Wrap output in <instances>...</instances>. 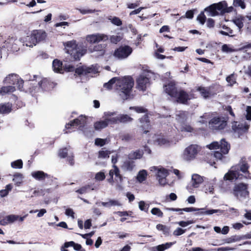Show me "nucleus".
I'll return each mask as SVG.
<instances>
[{
	"mask_svg": "<svg viewBox=\"0 0 251 251\" xmlns=\"http://www.w3.org/2000/svg\"><path fill=\"white\" fill-rule=\"evenodd\" d=\"M188 115V113L185 111H178L176 114V119L180 122H182L186 119Z\"/></svg>",
	"mask_w": 251,
	"mask_h": 251,
	"instance_id": "79ce46f5",
	"label": "nucleus"
},
{
	"mask_svg": "<svg viewBox=\"0 0 251 251\" xmlns=\"http://www.w3.org/2000/svg\"><path fill=\"white\" fill-rule=\"evenodd\" d=\"M52 67L54 72L61 74L64 73V70L68 72L75 70L74 66L71 65H63L61 62L57 59L53 61ZM75 72L79 75H86L87 73L96 74L98 72V68L93 66L91 67H81L75 69Z\"/></svg>",
	"mask_w": 251,
	"mask_h": 251,
	"instance_id": "f03ea898",
	"label": "nucleus"
},
{
	"mask_svg": "<svg viewBox=\"0 0 251 251\" xmlns=\"http://www.w3.org/2000/svg\"><path fill=\"white\" fill-rule=\"evenodd\" d=\"M223 28L225 29L226 31H220V34L226 36H229L231 37H233L234 36V35L233 34V30L230 29L229 27L224 25L223 26Z\"/></svg>",
	"mask_w": 251,
	"mask_h": 251,
	"instance_id": "58836bf2",
	"label": "nucleus"
},
{
	"mask_svg": "<svg viewBox=\"0 0 251 251\" xmlns=\"http://www.w3.org/2000/svg\"><path fill=\"white\" fill-rule=\"evenodd\" d=\"M203 181L202 176L198 174H194L192 176V185L194 188H198Z\"/></svg>",
	"mask_w": 251,
	"mask_h": 251,
	"instance_id": "6ab92c4d",
	"label": "nucleus"
},
{
	"mask_svg": "<svg viewBox=\"0 0 251 251\" xmlns=\"http://www.w3.org/2000/svg\"><path fill=\"white\" fill-rule=\"evenodd\" d=\"M232 170L229 171L224 176V179L227 180H232L234 179H237L239 177L240 174H238L236 171L232 167Z\"/></svg>",
	"mask_w": 251,
	"mask_h": 251,
	"instance_id": "5701e85b",
	"label": "nucleus"
},
{
	"mask_svg": "<svg viewBox=\"0 0 251 251\" xmlns=\"http://www.w3.org/2000/svg\"><path fill=\"white\" fill-rule=\"evenodd\" d=\"M104 46L101 45H98L94 47L93 50L89 49L91 52L98 51L99 55H102L104 54Z\"/></svg>",
	"mask_w": 251,
	"mask_h": 251,
	"instance_id": "a19ab883",
	"label": "nucleus"
},
{
	"mask_svg": "<svg viewBox=\"0 0 251 251\" xmlns=\"http://www.w3.org/2000/svg\"><path fill=\"white\" fill-rule=\"evenodd\" d=\"M177 101L182 103H185L188 99H190L188 94L183 90H180L177 93Z\"/></svg>",
	"mask_w": 251,
	"mask_h": 251,
	"instance_id": "4be33fe9",
	"label": "nucleus"
},
{
	"mask_svg": "<svg viewBox=\"0 0 251 251\" xmlns=\"http://www.w3.org/2000/svg\"><path fill=\"white\" fill-rule=\"evenodd\" d=\"M106 139L98 138L95 139V144L97 146L102 147L106 144Z\"/></svg>",
	"mask_w": 251,
	"mask_h": 251,
	"instance_id": "bf43d9fd",
	"label": "nucleus"
},
{
	"mask_svg": "<svg viewBox=\"0 0 251 251\" xmlns=\"http://www.w3.org/2000/svg\"><path fill=\"white\" fill-rule=\"evenodd\" d=\"M153 74L151 72H144L136 79L137 88L141 91H145L150 85V79Z\"/></svg>",
	"mask_w": 251,
	"mask_h": 251,
	"instance_id": "6e6552de",
	"label": "nucleus"
},
{
	"mask_svg": "<svg viewBox=\"0 0 251 251\" xmlns=\"http://www.w3.org/2000/svg\"><path fill=\"white\" fill-rule=\"evenodd\" d=\"M200 212L196 213L197 215H211L217 213L218 210L215 209L205 210V208H198Z\"/></svg>",
	"mask_w": 251,
	"mask_h": 251,
	"instance_id": "c9c22d12",
	"label": "nucleus"
},
{
	"mask_svg": "<svg viewBox=\"0 0 251 251\" xmlns=\"http://www.w3.org/2000/svg\"><path fill=\"white\" fill-rule=\"evenodd\" d=\"M210 150H214L219 149V143L218 142H213L207 146Z\"/></svg>",
	"mask_w": 251,
	"mask_h": 251,
	"instance_id": "774afa93",
	"label": "nucleus"
},
{
	"mask_svg": "<svg viewBox=\"0 0 251 251\" xmlns=\"http://www.w3.org/2000/svg\"><path fill=\"white\" fill-rule=\"evenodd\" d=\"M32 176L36 180L39 181H42L45 179L46 178H50V176L47 173H44L42 171H37L32 172Z\"/></svg>",
	"mask_w": 251,
	"mask_h": 251,
	"instance_id": "f3484780",
	"label": "nucleus"
},
{
	"mask_svg": "<svg viewBox=\"0 0 251 251\" xmlns=\"http://www.w3.org/2000/svg\"><path fill=\"white\" fill-rule=\"evenodd\" d=\"M12 108V104L10 103H5L0 104V113L2 114H7L9 113Z\"/></svg>",
	"mask_w": 251,
	"mask_h": 251,
	"instance_id": "393cba45",
	"label": "nucleus"
},
{
	"mask_svg": "<svg viewBox=\"0 0 251 251\" xmlns=\"http://www.w3.org/2000/svg\"><path fill=\"white\" fill-rule=\"evenodd\" d=\"M164 87L165 91L169 96L172 97L176 98L178 91L174 82H171L167 85H165Z\"/></svg>",
	"mask_w": 251,
	"mask_h": 251,
	"instance_id": "dca6fc26",
	"label": "nucleus"
},
{
	"mask_svg": "<svg viewBox=\"0 0 251 251\" xmlns=\"http://www.w3.org/2000/svg\"><path fill=\"white\" fill-rule=\"evenodd\" d=\"M15 90V87L13 86H3L1 88L0 93L2 95L13 92Z\"/></svg>",
	"mask_w": 251,
	"mask_h": 251,
	"instance_id": "4c0bfd02",
	"label": "nucleus"
},
{
	"mask_svg": "<svg viewBox=\"0 0 251 251\" xmlns=\"http://www.w3.org/2000/svg\"><path fill=\"white\" fill-rule=\"evenodd\" d=\"M156 228L158 230L162 231L165 236L170 234V227L166 225L159 224L156 225Z\"/></svg>",
	"mask_w": 251,
	"mask_h": 251,
	"instance_id": "bb28decb",
	"label": "nucleus"
},
{
	"mask_svg": "<svg viewBox=\"0 0 251 251\" xmlns=\"http://www.w3.org/2000/svg\"><path fill=\"white\" fill-rule=\"evenodd\" d=\"M132 49L128 46H121L114 52V56L119 59L128 57L132 53Z\"/></svg>",
	"mask_w": 251,
	"mask_h": 251,
	"instance_id": "9b49d317",
	"label": "nucleus"
},
{
	"mask_svg": "<svg viewBox=\"0 0 251 251\" xmlns=\"http://www.w3.org/2000/svg\"><path fill=\"white\" fill-rule=\"evenodd\" d=\"M222 50L226 53H230L237 51V50L233 49L229 45L225 44L222 46Z\"/></svg>",
	"mask_w": 251,
	"mask_h": 251,
	"instance_id": "a18cd8bd",
	"label": "nucleus"
},
{
	"mask_svg": "<svg viewBox=\"0 0 251 251\" xmlns=\"http://www.w3.org/2000/svg\"><path fill=\"white\" fill-rule=\"evenodd\" d=\"M122 39V37L119 35H114L110 36L109 40L111 43L117 44Z\"/></svg>",
	"mask_w": 251,
	"mask_h": 251,
	"instance_id": "8fccbe9b",
	"label": "nucleus"
},
{
	"mask_svg": "<svg viewBox=\"0 0 251 251\" xmlns=\"http://www.w3.org/2000/svg\"><path fill=\"white\" fill-rule=\"evenodd\" d=\"M232 6L227 7L225 1L214 3L206 7L204 11L208 13V16L214 17L219 15H222L225 13H229L232 11Z\"/></svg>",
	"mask_w": 251,
	"mask_h": 251,
	"instance_id": "7ed1b4c3",
	"label": "nucleus"
},
{
	"mask_svg": "<svg viewBox=\"0 0 251 251\" xmlns=\"http://www.w3.org/2000/svg\"><path fill=\"white\" fill-rule=\"evenodd\" d=\"M226 154L227 153H223L221 151H215L214 153V156L217 159L222 160L224 157V155Z\"/></svg>",
	"mask_w": 251,
	"mask_h": 251,
	"instance_id": "69168bd1",
	"label": "nucleus"
},
{
	"mask_svg": "<svg viewBox=\"0 0 251 251\" xmlns=\"http://www.w3.org/2000/svg\"><path fill=\"white\" fill-rule=\"evenodd\" d=\"M70 247H73L74 249L76 251H86L84 249L82 248L80 244L75 243L74 241L66 242L62 248H68Z\"/></svg>",
	"mask_w": 251,
	"mask_h": 251,
	"instance_id": "a211bd4d",
	"label": "nucleus"
},
{
	"mask_svg": "<svg viewBox=\"0 0 251 251\" xmlns=\"http://www.w3.org/2000/svg\"><path fill=\"white\" fill-rule=\"evenodd\" d=\"M139 207L141 210L147 212L149 205L147 204L144 201H142L139 202Z\"/></svg>",
	"mask_w": 251,
	"mask_h": 251,
	"instance_id": "6e6d98bb",
	"label": "nucleus"
},
{
	"mask_svg": "<svg viewBox=\"0 0 251 251\" xmlns=\"http://www.w3.org/2000/svg\"><path fill=\"white\" fill-rule=\"evenodd\" d=\"M117 124L119 123H128L133 120L129 115L126 114H120L117 116Z\"/></svg>",
	"mask_w": 251,
	"mask_h": 251,
	"instance_id": "cd10ccee",
	"label": "nucleus"
},
{
	"mask_svg": "<svg viewBox=\"0 0 251 251\" xmlns=\"http://www.w3.org/2000/svg\"><path fill=\"white\" fill-rule=\"evenodd\" d=\"M226 80L229 86H232L233 84L236 83V77H235L234 74H231L230 75L227 76L226 78Z\"/></svg>",
	"mask_w": 251,
	"mask_h": 251,
	"instance_id": "de8ad7c7",
	"label": "nucleus"
},
{
	"mask_svg": "<svg viewBox=\"0 0 251 251\" xmlns=\"http://www.w3.org/2000/svg\"><path fill=\"white\" fill-rule=\"evenodd\" d=\"M130 109H134L137 113H145L147 112V109L141 106L137 107H130Z\"/></svg>",
	"mask_w": 251,
	"mask_h": 251,
	"instance_id": "0e129e2a",
	"label": "nucleus"
},
{
	"mask_svg": "<svg viewBox=\"0 0 251 251\" xmlns=\"http://www.w3.org/2000/svg\"><path fill=\"white\" fill-rule=\"evenodd\" d=\"M108 39L107 35L103 34H95L88 35L86 40L90 44H94L100 41H105Z\"/></svg>",
	"mask_w": 251,
	"mask_h": 251,
	"instance_id": "4468645a",
	"label": "nucleus"
},
{
	"mask_svg": "<svg viewBox=\"0 0 251 251\" xmlns=\"http://www.w3.org/2000/svg\"><path fill=\"white\" fill-rule=\"evenodd\" d=\"M4 82L6 84L16 85L19 90L22 91L23 89L24 81L18 75L12 74L7 76L4 79Z\"/></svg>",
	"mask_w": 251,
	"mask_h": 251,
	"instance_id": "1a4fd4ad",
	"label": "nucleus"
},
{
	"mask_svg": "<svg viewBox=\"0 0 251 251\" xmlns=\"http://www.w3.org/2000/svg\"><path fill=\"white\" fill-rule=\"evenodd\" d=\"M134 166V161L132 160H126L124 162L122 167L126 171H131L133 169Z\"/></svg>",
	"mask_w": 251,
	"mask_h": 251,
	"instance_id": "2f4dec72",
	"label": "nucleus"
},
{
	"mask_svg": "<svg viewBox=\"0 0 251 251\" xmlns=\"http://www.w3.org/2000/svg\"><path fill=\"white\" fill-rule=\"evenodd\" d=\"M238 174L240 172H242L245 175H249L250 171H249V165L246 160H241L239 163L233 167Z\"/></svg>",
	"mask_w": 251,
	"mask_h": 251,
	"instance_id": "2eb2a0df",
	"label": "nucleus"
},
{
	"mask_svg": "<svg viewBox=\"0 0 251 251\" xmlns=\"http://www.w3.org/2000/svg\"><path fill=\"white\" fill-rule=\"evenodd\" d=\"M75 124L77 126H84L86 124V118L83 115L80 116L77 118H76L70 122L67 126H73Z\"/></svg>",
	"mask_w": 251,
	"mask_h": 251,
	"instance_id": "412c9836",
	"label": "nucleus"
},
{
	"mask_svg": "<svg viewBox=\"0 0 251 251\" xmlns=\"http://www.w3.org/2000/svg\"><path fill=\"white\" fill-rule=\"evenodd\" d=\"M173 243L172 242H167L165 244L159 245L152 248L153 251H164L172 247Z\"/></svg>",
	"mask_w": 251,
	"mask_h": 251,
	"instance_id": "a878e982",
	"label": "nucleus"
},
{
	"mask_svg": "<svg viewBox=\"0 0 251 251\" xmlns=\"http://www.w3.org/2000/svg\"><path fill=\"white\" fill-rule=\"evenodd\" d=\"M151 213L154 215H157L159 217H162L163 216V213L158 208L154 207L151 210Z\"/></svg>",
	"mask_w": 251,
	"mask_h": 251,
	"instance_id": "864d4df0",
	"label": "nucleus"
},
{
	"mask_svg": "<svg viewBox=\"0 0 251 251\" xmlns=\"http://www.w3.org/2000/svg\"><path fill=\"white\" fill-rule=\"evenodd\" d=\"M198 153V146L196 145H191L186 148L183 153L184 158L187 160H190L196 157Z\"/></svg>",
	"mask_w": 251,
	"mask_h": 251,
	"instance_id": "ddd939ff",
	"label": "nucleus"
},
{
	"mask_svg": "<svg viewBox=\"0 0 251 251\" xmlns=\"http://www.w3.org/2000/svg\"><path fill=\"white\" fill-rule=\"evenodd\" d=\"M111 152L109 151H100L98 152V158H106L109 157V154Z\"/></svg>",
	"mask_w": 251,
	"mask_h": 251,
	"instance_id": "49530a36",
	"label": "nucleus"
},
{
	"mask_svg": "<svg viewBox=\"0 0 251 251\" xmlns=\"http://www.w3.org/2000/svg\"><path fill=\"white\" fill-rule=\"evenodd\" d=\"M39 79H40L38 82V85L40 87H41L42 89H44L45 90L48 89V84H49L48 80L47 78H41L38 77Z\"/></svg>",
	"mask_w": 251,
	"mask_h": 251,
	"instance_id": "ea45409f",
	"label": "nucleus"
},
{
	"mask_svg": "<svg viewBox=\"0 0 251 251\" xmlns=\"http://www.w3.org/2000/svg\"><path fill=\"white\" fill-rule=\"evenodd\" d=\"M210 127V126H209ZM212 128H209L214 133H220L221 134L229 133L230 132H233L234 134L240 137L241 135L247 132L249 126H231L232 130L230 126H211Z\"/></svg>",
	"mask_w": 251,
	"mask_h": 251,
	"instance_id": "20e7f679",
	"label": "nucleus"
},
{
	"mask_svg": "<svg viewBox=\"0 0 251 251\" xmlns=\"http://www.w3.org/2000/svg\"><path fill=\"white\" fill-rule=\"evenodd\" d=\"M245 20V17L240 16L236 18L233 20L234 24L238 27L239 31H241V28L243 27V22Z\"/></svg>",
	"mask_w": 251,
	"mask_h": 251,
	"instance_id": "c756f323",
	"label": "nucleus"
},
{
	"mask_svg": "<svg viewBox=\"0 0 251 251\" xmlns=\"http://www.w3.org/2000/svg\"><path fill=\"white\" fill-rule=\"evenodd\" d=\"M181 131H186L189 132H193L196 135H199L202 136L206 137L210 135L209 129L207 128H199L197 130H194L192 126H182Z\"/></svg>",
	"mask_w": 251,
	"mask_h": 251,
	"instance_id": "f8f14e48",
	"label": "nucleus"
},
{
	"mask_svg": "<svg viewBox=\"0 0 251 251\" xmlns=\"http://www.w3.org/2000/svg\"><path fill=\"white\" fill-rule=\"evenodd\" d=\"M6 217V220L9 222V223H12L16 221L22 222L25 218L24 217H21L16 215H9L7 216Z\"/></svg>",
	"mask_w": 251,
	"mask_h": 251,
	"instance_id": "72a5a7b5",
	"label": "nucleus"
},
{
	"mask_svg": "<svg viewBox=\"0 0 251 251\" xmlns=\"http://www.w3.org/2000/svg\"><path fill=\"white\" fill-rule=\"evenodd\" d=\"M114 84H115L118 93L123 100H125L129 98L131 89L134 85L131 77H126L122 79L114 77L108 82L104 83L103 86L110 89Z\"/></svg>",
	"mask_w": 251,
	"mask_h": 251,
	"instance_id": "f257e3e1",
	"label": "nucleus"
},
{
	"mask_svg": "<svg viewBox=\"0 0 251 251\" xmlns=\"http://www.w3.org/2000/svg\"><path fill=\"white\" fill-rule=\"evenodd\" d=\"M243 240L242 235H234L231 236L230 238L228 239V241L227 242H234L238 241H240Z\"/></svg>",
	"mask_w": 251,
	"mask_h": 251,
	"instance_id": "e2e57ef3",
	"label": "nucleus"
},
{
	"mask_svg": "<svg viewBox=\"0 0 251 251\" xmlns=\"http://www.w3.org/2000/svg\"><path fill=\"white\" fill-rule=\"evenodd\" d=\"M14 178L13 181L15 182V185L19 186L23 182V175L21 173H16L14 175Z\"/></svg>",
	"mask_w": 251,
	"mask_h": 251,
	"instance_id": "e433bc0d",
	"label": "nucleus"
},
{
	"mask_svg": "<svg viewBox=\"0 0 251 251\" xmlns=\"http://www.w3.org/2000/svg\"><path fill=\"white\" fill-rule=\"evenodd\" d=\"M68 150L66 148L61 149L59 151L58 156L62 158H64L67 157Z\"/></svg>",
	"mask_w": 251,
	"mask_h": 251,
	"instance_id": "13d9d810",
	"label": "nucleus"
},
{
	"mask_svg": "<svg viewBox=\"0 0 251 251\" xmlns=\"http://www.w3.org/2000/svg\"><path fill=\"white\" fill-rule=\"evenodd\" d=\"M101 205L105 207H111L114 205H120L121 204L118 201L113 200H110L108 202H101Z\"/></svg>",
	"mask_w": 251,
	"mask_h": 251,
	"instance_id": "37998d69",
	"label": "nucleus"
},
{
	"mask_svg": "<svg viewBox=\"0 0 251 251\" xmlns=\"http://www.w3.org/2000/svg\"><path fill=\"white\" fill-rule=\"evenodd\" d=\"M219 149L223 153L227 154L230 149V145L225 139H222L219 143Z\"/></svg>",
	"mask_w": 251,
	"mask_h": 251,
	"instance_id": "aec40b11",
	"label": "nucleus"
},
{
	"mask_svg": "<svg viewBox=\"0 0 251 251\" xmlns=\"http://www.w3.org/2000/svg\"><path fill=\"white\" fill-rule=\"evenodd\" d=\"M232 193L237 199H246L249 195L248 185L244 183L235 184Z\"/></svg>",
	"mask_w": 251,
	"mask_h": 251,
	"instance_id": "0eeeda50",
	"label": "nucleus"
},
{
	"mask_svg": "<svg viewBox=\"0 0 251 251\" xmlns=\"http://www.w3.org/2000/svg\"><path fill=\"white\" fill-rule=\"evenodd\" d=\"M88 126H79V129L82 131L84 135L87 137L91 136L92 135V134L90 130H89Z\"/></svg>",
	"mask_w": 251,
	"mask_h": 251,
	"instance_id": "3c124183",
	"label": "nucleus"
},
{
	"mask_svg": "<svg viewBox=\"0 0 251 251\" xmlns=\"http://www.w3.org/2000/svg\"><path fill=\"white\" fill-rule=\"evenodd\" d=\"M11 166L14 169H21L23 166V161L21 159H18L13 161L11 163Z\"/></svg>",
	"mask_w": 251,
	"mask_h": 251,
	"instance_id": "c03bdc74",
	"label": "nucleus"
},
{
	"mask_svg": "<svg viewBox=\"0 0 251 251\" xmlns=\"http://www.w3.org/2000/svg\"><path fill=\"white\" fill-rule=\"evenodd\" d=\"M153 168L155 170H157L156 177H167L169 175V171L167 169L164 168L158 169L157 167H154Z\"/></svg>",
	"mask_w": 251,
	"mask_h": 251,
	"instance_id": "473e14b6",
	"label": "nucleus"
},
{
	"mask_svg": "<svg viewBox=\"0 0 251 251\" xmlns=\"http://www.w3.org/2000/svg\"><path fill=\"white\" fill-rule=\"evenodd\" d=\"M91 186L90 185H86L82 186L80 188L76 191V192L80 194H83L87 193L88 190L90 189Z\"/></svg>",
	"mask_w": 251,
	"mask_h": 251,
	"instance_id": "603ef678",
	"label": "nucleus"
},
{
	"mask_svg": "<svg viewBox=\"0 0 251 251\" xmlns=\"http://www.w3.org/2000/svg\"><path fill=\"white\" fill-rule=\"evenodd\" d=\"M143 155V152L138 150L129 153L128 155V158L129 159H140L142 157Z\"/></svg>",
	"mask_w": 251,
	"mask_h": 251,
	"instance_id": "7c9ffc66",
	"label": "nucleus"
},
{
	"mask_svg": "<svg viewBox=\"0 0 251 251\" xmlns=\"http://www.w3.org/2000/svg\"><path fill=\"white\" fill-rule=\"evenodd\" d=\"M245 0H234L233 4L235 6H240L242 9L246 8V4L244 2Z\"/></svg>",
	"mask_w": 251,
	"mask_h": 251,
	"instance_id": "4d7b16f0",
	"label": "nucleus"
},
{
	"mask_svg": "<svg viewBox=\"0 0 251 251\" xmlns=\"http://www.w3.org/2000/svg\"><path fill=\"white\" fill-rule=\"evenodd\" d=\"M109 20L111 21L112 24L117 26H120L122 24L121 20L118 17H114L112 18L110 16V17L109 18Z\"/></svg>",
	"mask_w": 251,
	"mask_h": 251,
	"instance_id": "5fc2aeb1",
	"label": "nucleus"
},
{
	"mask_svg": "<svg viewBox=\"0 0 251 251\" xmlns=\"http://www.w3.org/2000/svg\"><path fill=\"white\" fill-rule=\"evenodd\" d=\"M197 20L202 25H203L206 20V16L203 12H201L197 17Z\"/></svg>",
	"mask_w": 251,
	"mask_h": 251,
	"instance_id": "052dcab7",
	"label": "nucleus"
},
{
	"mask_svg": "<svg viewBox=\"0 0 251 251\" xmlns=\"http://www.w3.org/2000/svg\"><path fill=\"white\" fill-rule=\"evenodd\" d=\"M116 115L115 112H105L102 116V120L99 122V126L117 124V116L114 117Z\"/></svg>",
	"mask_w": 251,
	"mask_h": 251,
	"instance_id": "9d476101",
	"label": "nucleus"
},
{
	"mask_svg": "<svg viewBox=\"0 0 251 251\" xmlns=\"http://www.w3.org/2000/svg\"><path fill=\"white\" fill-rule=\"evenodd\" d=\"M210 125H218V126H226V121L224 117H214L209 121Z\"/></svg>",
	"mask_w": 251,
	"mask_h": 251,
	"instance_id": "b1692460",
	"label": "nucleus"
},
{
	"mask_svg": "<svg viewBox=\"0 0 251 251\" xmlns=\"http://www.w3.org/2000/svg\"><path fill=\"white\" fill-rule=\"evenodd\" d=\"M66 52L69 54L74 60L79 59L86 52V50H80L77 47L75 41L73 40L64 44Z\"/></svg>",
	"mask_w": 251,
	"mask_h": 251,
	"instance_id": "39448f33",
	"label": "nucleus"
},
{
	"mask_svg": "<svg viewBox=\"0 0 251 251\" xmlns=\"http://www.w3.org/2000/svg\"><path fill=\"white\" fill-rule=\"evenodd\" d=\"M198 90L200 92L201 96H202L204 99H206L209 97L210 93L206 88L203 87H199L198 88Z\"/></svg>",
	"mask_w": 251,
	"mask_h": 251,
	"instance_id": "09e8293b",
	"label": "nucleus"
},
{
	"mask_svg": "<svg viewBox=\"0 0 251 251\" xmlns=\"http://www.w3.org/2000/svg\"><path fill=\"white\" fill-rule=\"evenodd\" d=\"M47 37L46 32L42 30H33L30 36H27L26 38V46L33 47L37 43L44 41Z\"/></svg>",
	"mask_w": 251,
	"mask_h": 251,
	"instance_id": "423d86ee",
	"label": "nucleus"
},
{
	"mask_svg": "<svg viewBox=\"0 0 251 251\" xmlns=\"http://www.w3.org/2000/svg\"><path fill=\"white\" fill-rule=\"evenodd\" d=\"M147 171L145 170H142L138 172L136 178L139 182L141 183L147 179Z\"/></svg>",
	"mask_w": 251,
	"mask_h": 251,
	"instance_id": "f704fd0d",
	"label": "nucleus"
},
{
	"mask_svg": "<svg viewBox=\"0 0 251 251\" xmlns=\"http://www.w3.org/2000/svg\"><path fill=\"white\" fill-rule=\"evenodd\" d=\"M186 229H183L180 227H177L173 232V235L176 236L181 235L185 233Z\"/></svg>",
	"mask_w": 251,
	"mask_h": 251,
	"instance_id": "680f3d73",
	"label": "nucleus"
},
{
	"mask_svg": "<svg viewBox=\"0 0 251 251\" xmlns=\"http://www.w3.org/2000/svg\"><path fill=\"white\" fill-rule=\"evenodd\" d=\"M105 178V176L104 173L100 172L96 174L95 178L96 180L102 181Z\"/></svg>",
	"mask_w": 251,
	"mask_h": 251,
	"instance_id": "338daca9",
	"label": "nucleus"
},
{
	"mask_svg": "<svg viewBox=\"0 0 251 251\" xmlns=\"http://www.w3.org/2000/svg\"><path fill=\"white\" fill-rule=\"evenodd\" d=\"M114 168V173L115 176V180L118 183H121L123 181V177L120 174V171L119 168L116 165H113Z\"/></svg>",
	"mask_w": 251,
	"mask_h": 251,
	"instance_id": "c85d7f7f",
	"label": "nucleus"
}]
</instances>
